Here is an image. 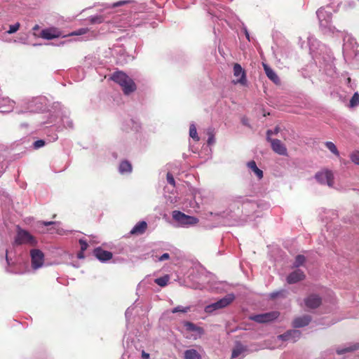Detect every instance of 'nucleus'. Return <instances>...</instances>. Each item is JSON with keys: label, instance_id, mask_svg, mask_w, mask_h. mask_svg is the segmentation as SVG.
<instances>
[{"label": "nucleus", "instance_id": "obj_3", "mask_svg": "<svg viewBox=\"0 0 359 359\" xmlns=\"http://www.w3.org/2000/svg\"><path fill=\"white\" fill-rule=\"evenodd\" d=\"M172 215V218L182 225H194L198 222V218L187 215L178 210H174Z\"/></svg>", "mask_w": 359, "mask_h": 359}, {"label": "nucleus", "instance_id": "obj_2", "mask_svg": "<svg viewBox=\"0 0 359 359\" xmlns=\"http://www.w3.org/2000/svg\"><path fill=\"white\" fill-rule=\"evenodd\" d=\"M234 298L235 297L233 294H228L219 301L206 306L205 307V311L206 313H210L217 309H223L229 305L233 301Z\"/></svg>", "mask_w": 359, "mask_h": 359}, {"label": "nucleus", "instance_id": "obj_5", "mask_svg": "<svg viewBox=\"0 0 359 359\" xmlns=\"http://www.w3.org/2000/svg\"><path fill=\"white\" fill-rule=\"evenodd\" d=\"M32 258V266L34 269L41 267L44 262V255L37 249L32 250L30 252Z\"/></svg>", "mask_w": 359, "mask_h": 359}, {"label": "nucleus", "instance_id": "obj_37", "mask_svg": "<svg viewBox=\"0 0 359 359\" xmlns=\"http://www.w3.org/2000/svg\"><path fill=\"white\" fill-rule=\"evenodd\" d=\"M79 244L81 245V251H85L88 247V243L85 240H83V239L79 240Z\"/></svg>", "mask_w": 359, "mask_h": 359}, {"label": "nucleus", "instance_id": "obj_27", "mask_svg": "<svg viewBox=\"0 0 359 359\" xmlns=\"http://www.w3.org/2000/svg\"><path fill=\"white\" fill-rule=\"evenodd\" d=\"M89 21L91 24H100L104 21V15L91 16Z\"/></svg>", "mask_w": 359, "mask_h": 359}, {"label": "nucleus", "instance_id": "obj_8", "mask_svg": "<svg viewBox=\"0 0 359 359\" xmlns=\"http://www.w3.org/2000/svg\"><path fill=\"white\" fill-rule=\"evenodd\" d=\"M38 36L46 40H52L62 36V32L58 28L52 27L43 29Z\"/></svg>", "mask_w": 359, "mask_h": 359}, {"label": "nucleus", "instance_id": "obj_4", "mask_svg": "<svg viewBox=\"0 0 359 359\" xmlns=\"http://www.w3.org/2000/svg\"><path fill=\"white\" fill-rule=\"evenodd\" d=\"M15 243L17 245L27 243L32 245H34L36 243L35 238L27 231L22 229H20L18 231Z\"/></svg>", "mask_w": 359, "mask_h": 359}, {"label": "nucleus", "instance_id": "obj_23", "mask_svg": "<svg viewBox=\"0 0 359 359\" xmlns=\"http://www.w3.org/2000/svg\"><path fill=\"white\" fill-rule=\"evenodd\" d=\"M358 348H359V344H355L353 346H348L346 348L337 350V352L339 355H341V354L347 353V352H351V351L358 350Z\"/></svg>", "mask_w": 359, "mask_h": 359}, {"label": "nucleus", "instance_id": "obj_20", "mask_svg": "<svg viewBox=\"0 0 359 359\" xmlns=\"http://www.w3.org/2000/svg\"><path fill=\"white\" fill-rule=\"evenodd\" d=\"M184 359H202L200 353L195 349H188L184 351Z\"/></svg>", "mask_w": 359, "mask_h": 359}, {"label": "nucleus", "instance_id": "obj_7", "mask_svg": "<svg viewBox=\"0 0 359 359\" xmlns=\"http://www.w3.org/2000/svg\"><path fill=\"white\" fill-rule=\"evenodd\" d=\"M279 316L278 312L273 311L269 313H265L262 314L255 315L250 317V319L254 320L257 323H264L270 322L276 318H277Z\"/></svg>", "mask_w": 359, "mask_h": 359}, {"label": "nucleus", "instance_id": "obj_1", "mask_svg": "<svg viewBox=\"0 0 359 359\" xmlns=\"http://www.w3.org/2000/svg\"><path fill=\"white\" fill-rule=\"evenodd\" d=\"M110 79L122 88V90L125 95H130L137 89L134 81L123 72H115L111 76Z\"/></svg>", "mask_w": 359, "mask_h": 359}, {"label": "nucleus", "instance_id": "obj_36", "mask_svg": "<svg viewBox=\"0 0 359 359\" xmlns=\"http://www.w3.org/2000/svg\"><path fill=\"white\" fill-rule=\"evenodd\" d=\"M45 145V141L43 140H39L34 142V149H39Z\"/></svg>", "mask_w": 359, "mask_h": 359}, {"label": "nucleus", "instance_id": "obj_38", "mask_svg": "<svg viewBox=\"0 0 359 359\" xmlns=\"http://www.w3.org/2000/svg\"><path fill=\"white\" fill-rule=\"evenodd\" d=\"M130 2V1H117V2L114 3V4H113L112 8H116V7L121 6L125 5V4H129Z\"/></svg>", "mask_w": 359, "mask_h": 359}, {"label": "nucleus", "instance_id": "obj_48", "mask_svg": "<svg viewBox=\"0 0 359 359\" xmlns=\"http://www.w3.org/2000/svg\"><path fill=\"white\" fill-rule=\"evenodd\" d=\"M55 217H56V215H55V214H54V215H53V218H55Z\"/></svg>", "mask_w": 359, "mask_h": 359}, {"label": "nucleus", "instance_id": "obj_40", "mask_svg": "<svg viewBox=\"0 0 359 359\" xmlns=\"http://www.w3.org/2000/svg\"><path fill=\"white\" fill-rule=\"evenodd\" d=\"M40 224L45 226H50V225H53L54 224H55V222H45V221H43V222H40Z\"/></svg>", "mask_w": 359, "mask_h": 359}, {"label": "nucleus", "instance_id": "obj_11", "mask_svg": "<svg viewBox=\"0 0 359 359\" xmlns=\"http://www.w3.org/2000/svg\"><path fill=\"white\" fill-rule=\"evenodd\" d=\"M305 305L309 309H316L322 303L321 298L317 294H310L304 299Z\"/></svg>", "mask_w": 359, "mask_h": 359}, {"label": "nucleus", "instance_id": "obj_34", "mask_svg": "<svg viewBox=\"0 0 359 359\" xmlns=\"http://www.w3.org/2000/svg\"><path fill=\"white\" fill-rule=\"evenodd\" d=\"M20 26V25L19 22H17L15 25H10L9 29L7 31V33L11 34L16 32L19 29Z\"/></svg>", "mask_w": 359, "mask_h": 359}, {"label": "nucleus", "instance_id": "obj_19", "mask_svg": "<svg viewBox=\"0 0 359 359\" xmlns=\"http://www.w3.org/2000/svg\"><path fill=\"white\" fill-rule=\"evenodd\" d=\"M247 165L248 167L255 172V174L259 180L263 177V172L262 170L257 168L255 161H249Z\"/></svg>", "mask_w": 359, "mask_h": 359}, {"label": "nucleus", "instance_id": "obj_15", "mask_svg": "<svg viewBox=\"0 0 359 359\" xmlns=\"http://www.w3.org/2000/svg\"><path fill=\"white\" fill-rule=\"evenodd\" d=\"M147 229V223L144 221L137 222L130 231L132 236H140L145 233Z\"/></svg>", "mask_w": 359, "mask_h": 359}, {"label": "nucleus", "instance_id": "obj_18", "mask_svg": "<svg viewBox=\"0 0 359 359\" xmlns=\"http://www.w3.org/2000/svg\"><path fill=\"white\" fill-rule=\"evenodd\" d=\"M118 170L121 174L130 173L132 172V165L128 161H123L119 165Z\"/></svg>", "mask_w": 359, "mask_h": 359}, {"label": "nucleus", "instance_id": "obj_44", "mask_svg": "<svg viewBox=\"0 0 359 359\" xmlns=\"http://www.w3.org/2000/svg\"><path fill=\"white\" fill-rule=\"evenodd\" d=\"M83 252H84V251H81V252H80L79 253H78V257H79V259H82V258H83V257H84Z\"/></svg>", "mask_w": 359, "mask_h": 359}, {"label": "nucleus", "instance_id": "obj_10", "mask_svg": "<svg viewBox=\"0 0 359 359\" xmlns=\"http://www.w3.org/2000/svg\"><path fill=\"white\" fill-rule=\"evenodd\" d=\"M267 141L271 143V148L274 152L279 155H287V149L280 140L269 137L267 138Z\"/></svg>", "mask_w": 359, "mask_h": 359}, {"label": "nucleus", "instance_id": "obj_46", "mask_svg": "<svg viewBox=\"0 0 359 359\" xmlns=\"http://www.w3.org/2000/svg\"><path fill=\"white\" fill-rule=\"evenodd\" d=\"M6 261H7L8 264H9V260H8L7 254L6 255Z\"/></svg>", "mask_w": 359, "mask_h": 359}, {"label": "nucleus", "instance_id": "obj_12", "mask_svg": "<svg viewBox=\"0 0 359 359\" xmlns=\"http://www.w3.org/2000/svg\"><path fill=\"white\" fill-rule=\"evenodd\" d=\"M305 277L306 276L304 271L300 269H297L287 276L286 280L288 284H294L304 280Z\"/></svg>", "mask_w": 359, "mask_h": 359}, {"label": "nucleus", "instance_id": "obj_28", "mask_svg": "<svg viewBox=\"0 0 359 359\" xmlns=\"http://www.w3.org/2000/svg\"><path fill=\"white\" fill-rule=\"evenodd\" d=\"M190 309H191L190 306H177L175 307L174 309H172L171 312L172 313H178V312L187 313L188 311H190Z\"/></svg>", "mask_w": 359, "mask_h": 359}, {"label": "nucleus", "instance_id": "obj_6", "mask_svg": "<svg viewBox=\"0 0 359 359\" xmlns=\"http://www.w3.org/2000/svg\"><path fill=\"white\" fill-rule=\"evenodd\" d=\"M315 177L320 184L327 183V184L330 187L334 184V175L330 170H326L325 171L317 172Z\"/></svg>", "mask_w": 359, "mask_h": 359}, {"label": "nucleus", "instance_id": "obj_42", "mask_svg": "<svg viewBox=\"0 0 359 359\" xmlns=\"http://www.w3.org/2000/svg\"><path fill=\"white\" fill-rule=\"evenodd\" d=\"M280 132V128L278 126H276L274 130H273V133L274 135H277Z\"/></svg>", "mask_w": 359, "mask_h": 359}, {"label": "nucleus", "instance_id": "obj_45", "mask_svg": "<svg viewBox=\"0 0 359 359\" xmlns=\"http://www.w3.org/2000/svg\"><path fill=\"white\" fill-rule=\"evenodd\" d=\"M39 28H40L39 25H36L34 26L33 30L36 31V30L39 29Z\"/></svg>", "mask_w": 359, "mask_h": 359}, {"label": "nucleus", "instance_id": "obj_31", "mask_svg": "<svg viewBox=\"0 0 359 359\" xmlns=\"http://www.w3.org/2000/svg\"><path fill=\"white\" fill-rule=\"evenodd\" d=\"M359 104V94L355 93L350 100V107H354Z\"/></svg>", "mask_w": 359, "mask_h": 359}, {"label": "nucleus", "instance_id": "obj_29", "mask_svg": "<svg viewBox=\"0 0 359 359\" xmlns=\"http://www.w3.org/2000/svg\"><path fill=\"white\" fill-rule=\"evenodd\" d=\"M89 29L88 28H81L76 31L72 32V33L63 36V37L67 36H80L86 34Z\"/></svg>", "mask_w": 359, "mask_h": 359}, {"label": "nucleus", "instance_id": "obj_21", "mask_svg": "<svg viewBox=\"0 0 359 359\" xmlns=\"http://www.w3.org/2000/svg\"><path fill=\"white\" fill-rule=\"evenodd\" d=\"M184 327H186L187 330L190 332H197L199 334H203L204 332L202 327H198L191 322H185Z\"/></svg>", "mask_w": 359, "mask_h": 359}, {"label": "nucleus", "instance_id": "obj_14", "mask_svg": "<svg viewBox=\"0 0 359 359\" xmlns=\"http://www.w3.org/2000/svg\"><path fill=\"white\" fill-rule=\"evenodd\" d=\"M301 332L297 330H290L287 331L278 337L283 341L292 340L294 342L300 338Z\"/></svg>", "mask_w": 359, "mask_h": 359}, {"label": "nucleus", "instance_id": "obj_13", "mask_svg": "<svg viewBox=\"0 0 359 359\" xmlns=\"http://www.w3.org/2000/svg\"><path fill=\"white\" fill-rule=\"evenodd\" d=\"M95 257L102 262L110 260L112 258V253L109 251L104 250L101 248H97L93 251Z\"/></svg>", "mask_w": 359, "mask_h": 359}, {"label": "nucleus", "instance_id": "obj_9", "mask_svg": "<svg viewBox=\"0 0 359 359\" xmlns=\"http://www.w3.org/2000/svg\"><path fill=\"white\" fill-rule=\"evenodd\" d=\"M233 76L238 78L233 81L234 83H241L242 85H245L246 83V73L242 68L241 65L238 63H235L233 65Z\"/></svg>", "mask_w": 359, "mask_h": 359}, {"label": "nucleus", "instance_id": "obj_32", "mask_svg": "<svg viewBox=\"0 0 359 359\" xmlns=\"http://www.w3.org/2000/svg\"><path fill=\"white\" fill-rule=\"evenodd\" d=\"M207 134L208 135V144L211 145L215 142L214 130L212 128H208Z\"/></svg>", "mask_w": 359, "mask_h": 359}, {"label": "nucleus", "instance_id": "obj_41", "mask_svg": "<svg viewBox=\"0 0 359 359\" xmlns=\"http://www.w3.org/2000/svg\"><path fill=\"white\" fill-rule=\"evenodd\" d=\"M142 359H149V354L146 353L144 351H142Z\"/></svg>", "mask_w": 359, "mask_h": 359}, {"label": "nucleus", "instance_id": "obj_39", "mask_svg": "<svg viewBox=\"0 0 359 359\" xmlns=\"http://www.w3.org/2000/svg\"><path fill=\"white\" fill-rule=\"evenodd\" d=\"M170 258V255L168 253H164L163 254L160 258H159V261H164V260H167Z\"/></svg>", "mask_w": 359, "mask_h": 359}, {"label": "nucleus", "instance_id": "obj_16", "mask_svg": "<svg viewBox=\"0 0 359 359\" xmlns=\"http://www.w3.org/2000/svg\"><path fill=\"white\" fill-rule=\"evenodd\" d=\"M311 321V317L309 315H305L294 319L292 326L295 328L302 327L308 325Z\"/></svg>", "mask_w": 359, "mask_h": 359}, {"label": "nucleus", "instance_id": "obj_43", "mask_svg": "<svg viewBox=\"0 0 359 359\" xmlns=\"http://www.w3.org/2000/svg\"><path fill=\"white\" fill-rule=\"evenodd\" d=\"M272 134H273V130H267V132H266V135H267V137H266V139H267V138H269V137H271V135Z\"/></svg>", "mask_w": 359, "mask_h": 359}, {"label": "nucleus", "instance_id": "obj_30", "mask_svg": "<svg viewBox=\"0 0 359 359\" xmlns=\"http://www.w3.org/2000/svg\"><path fill=\"white\" fill-rule=\"evenodd\" d=\"M305 261H306L305 257L304 255H299L295 258V261L294 262V266L295 267H299V266L303 265V264L304 263Z\"/></svg>", "mask_w": 359, "mask_h": 359}, {"label": "nucleus", "instance_id": "obj_33", "mask_svg": "<svg viewBox=\"0 0 359 359\" xmlns=\"http://www.w3.org/2000/svg\"><path fill=\"white\" fill-rule=\"evenodd\" d=\"M351 160L353 163L356 165H359V151H355L353 152L350 156Z\"/></svg>", "mask_w": 359, "mask_h": 359}, {"label": "nucleus", "instance_id": "obj_25", "mask_svg": "<svg viewBox=\"0 0 359 359\" xmlns=\"http://www.w3.org/2000/svg\"><path fill=\"white\" fill-rule=\"evenodd\" d=\"M189 135L196 142H198L200 140L194 124H191L189 127Z\"/></svg>", "mask_w": 359, "mask_h": 359}, {"label": "nucleus", "instance_id": "obj_17", "mask_svg": "<svg viewBox=\"0 0 359 359\" xmlns=\"http://www.w3.org/2000/svg\"><path fill=\"white\" fill-rule=\"evenodd\" d=\"M263 67L264 72L267 76V77L275 83H278L280 82V79L275 72L269 67L267 65L263 64Z\"/></svg>", "mask_w": 359, "mask_h": 359}, {"label": "nucleus", "instance_id": "obj_35", "mask_svg": "<svg viewBox=\"0 0 359 359\" xmlns=\"http://www.w3.org/2000/svg\"><path fill=\"white\" fill-rule=\"evenodd\" d=\"M166 178H167V181H168V184L175 187V179H174L172 175L170 172H168L167 175H166Z\"/></svg>", "mask_w": 359, "mask_h": 359}, {"label": "nucleus", "instance_id": "obj_26", "mask_svg": "<svg viewBox=\"0 0 359 359\" xmlns=\"http://www.w3.org/2000/svg\"><path fill=\"white\" fill-rule=\"evenodd\" d=\"M325 146L332 153H333L334 154H335L337 156H339V151H338L337 147L335 146V144L333 142H325Z\"/></svg>", "mask_w": 359, "mask_h": 359}, {"label": "nucleus", "instance_id": "obj_24", "mask_svg": "<svg viewBox=\"0 0 359 359\" xmlns=\"http://www.w3.org/2000/svg\"><path fill=\"white\" fill-rule=\"evenodd\" d=\"M169 281V276H164L163 277H160L158 278H156L154 282L161 287H165L167 285Z\"/></svg>", "mask_w": 359, "mask_h": 359}, {"label": "nucleus", "instance_id": "obj_47", "mask_svg": "<svg viewBox=\"0 0 359 359\" xmlns=\"http://www.w3.org/2000/svg\"><path fill=\"white\" fill-rule=\"evenodd\" d=\"M246 36H247V38L249 39V34H248V33H247V32H246Z\"/></svg>", "mask_w": 359, "mask_h": 359}, {"label": "nucleus", "instance_id": "obj_22", "mask_svg": "<svg viewBox=\"0 0 359 359\" xmlns=\"http://www.w3.org/2000/svg\"><path fill=\"white\" fill-rule=\"evenodd\" d=\"M245 348L241 344H238L232 351L231 358H235L245 351Z\"/></svg>", "mask_w": 359, "mask_h": 359}]
</instances>
